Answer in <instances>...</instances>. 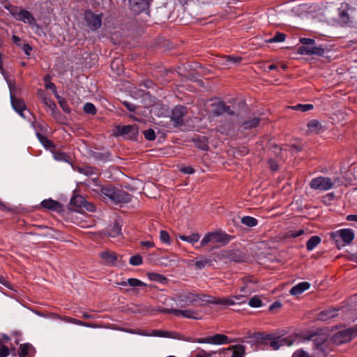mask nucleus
Returning <instances> with one entry per match:
<instances>
[{
	"label": "nucleus",
	"mask_w": 357,
	"mask_h": 357,
	"mask_svg": "<svg viewBox=\"0 0 357 357\" xmlns=\"http://www.w3.org/2000/svg\"><path fill=\"white\" fill-rule=\"evenodd\" d=\"M208 295L184 290L176 294L172 300L177 302L181 307H186L190 305L199 307L208 305Z\"/></svg>",
	"instance_id": "obj_1"
},
{
	"label": "nucleus",
	"mask_w": 357,
	"mask_h": 357,
	"mask_svg": "<svg viewBox=\"0 0 357 357\" xmlns=\"http://www.w3.org/2000/svg\"><path fill=\"white\" fill-rule=\"evenodd\" d=\"M252 337L255 338L257 341L270 340V346L274 350L280 349L282 346H291L293 344V340L290 337H273L271 334H266L264 333H254Z\"/></svg>",
	"instance_id": "obj_2"
},
{
	"label": "nucleus",
	"mask_w": 357,
	"mask_h": 357,
	"mask_svg": "<svg viewBox=\"0 0 357 357\" xmlns=\"http://www.w3.org/2000/svg\"><path fill=\"white\" fill-rule=\"evenodd\" d=\"M186 341L197 342V343H205L210 344H217L221 345L225 344H229L231 342H235L237 341H240L241 342H244L245 341L243 339H230L227 335L223 334H215L213 336H208L204 338H197V339H192L190 337L185 339Z\"/></svg>",
	"instance_id": "obj_3"
},
{
	"label": "nucleus",
	"mask_w": 357,
	"mask_h": 357,
	"mask_svg": "<svg viewBox=\"0 0 357 357\" xmlns=\"http://www.w3.org/2000/svg\"><path fill=\"white\" fill-rule=\"evenodd\" d=\"M337 248L340 249L346 245L350 244L354 238V233L351 229H341L330 234Z\"/></svg>",
	"instance_id": "obj_4"
},
{
	"label": "nucleus",
	"mask_w": 357,
	"mask_h": 357,
	"mask_svg": "<svg viewBox=\"0 0 357 357\" xmlns=\"http://www.w3.org/2000/svg\"><path fill=\"white\" fill-rule=\"evenodd\" d=\"M338 13V20L342 26H357V10L346 4L339 8Z\"/></svg>",
	"instance_id": "obj_5"
},
{
	"label": "nucleus",
	"mask_w": 357,
	"mask_h": 357,
	"mask_svg": "<svg viewBox=\"0 0 357 357\" xmlns=\"http://www.w3.org/2000/svg\"><path fill=\"white\" fill-rule=\"evenodd\" d=\"M4 8L18 21H22L25 24H33L35 22V18L31 13L26 10L11 4L5 5Z\"/></svg>",
	"instance_id": "obj_6"
},
{
	"label": "nucleus",
	"mask_w": 357,
	"mask_h": 357,
	"mask_svg": "<svg viewBox=\"0 0 357 357\" xmlns=\"http://www.w3.org/2000/svg\"><path fill=\"white\" fill-rule=\"evenodd\" d=\"M102 193L116 204L128 203L131 201V195L121 189L105 188L102 190Z\"/></svg>",
	"instance_id": "obj_7"
},
{
	"label": "nucleus",
	"mask_w": 357,
	"mask_h": 357,
	"mask_svg": "<svg viewBox=\"0 0 357 357\" xmlns=\"http://www.w3.org/2000/svg\"><path fill=\"white\" fill-rule=\"evenodd\" d=\"M356 336L357 329L349 328L335 333L332 337V341L336 344H341L349 342Z\"/></svg>",
	"instance_id": "obj_8"
},
{
	"label": "nucleus",
	"mask_w": 357,
	"mask_h": 357,
	"mask_svg": "<svg viewBox=\"0 0 357 357\" xmlns=\"http://www.w3.org/2000/svg\"><path fill=\"white\" fill-rule=\"evenodd\" d=\"M334 183L328 177L319 176L314 178L310 183L312 189L326 191L331 189Z\"/></svg>",
	"instance_id": "obj_9"
},
{
	"label": "nucleus",
	"mask_w": 357,
	"mask_h": 357,
	"mask_svg": "<svg viewBox=\"0 0 357 357\" xmlns=\"http://www.w3.org/2000/svg\"><path fill=\"white\" fill-rule=\"evenodd\" d=\"M84 18L87 26L91 30H97L102 25V13H94L91 10H86L84 13Z\"/></svg>",
	"instance_id": "obj_10"
},
{
	"label": "nucleus",
	"mask_w": 357,
	"mask_h": 357,
	"mask_svg": "<svg viewBox=\"0 0 357 357\" xmlns=\"http://www.w3.org/2000/svg\"><path fill=\"white\" fill-rule=\"evenodd\" d=\"M115 135L123 136L129 139H136L138 135V129L136 126H119L116 128Z\"/></svg>",
	"instance_id": "obj_11"
},
{
	"label": "nucleus",
	"mask_w": 357,
	"mask_h": 357,
	"mask_svg": "<svg viewBox=\"0 0 357 357\" xmlns=\"http://www.w3.org/2000/svg\"><path fill=\"white\" fill-rule=\"evenodd\" d=\"M187 114V108L182 105L175 107L172 112L171 121L175 127H179L183 123V117Z\"/></svg>",
	"instance_id": "obj_12"
},
{
	"label": "nucleus",
	"mask_w": 357,
	"mask_h": 357,
	"mask_svg": "<svg viewBox=\"0 0 357 357\" xmlns=\"http://www.w3.org/2000/svg\"><path fill=\"white\" fill-rule=\"evenodd\" d=\"M7 83L8 84L10 91V101L12 104L13 108L22 116H24V111L26 109V105L24 101L22 99L15 98L12 92V88L14 86V84L12 83L10 80H7Z\"/></svg>",
	"instance_id": "obj_13"
},
{
	"label": "nucleus",
	"mask_w": 357,
	"mask_h": 357,
	"mask_svg": "<svg viewBox=\"0 0 357 357\" xmlns=\"http://www.w3.org/2000/svg\"><path fill=\"white\" fill-rule=\"evenodd\" d=\"M222 351L225 356L244 357L245 354V347L243 344H235L222 349Z\"/></svg>",
	"instance_id": "obj_14"
},
{
	"label": "nucleus",
	"mask_w": 357,
	"mask_h": 357,
	"mask_svg": "<svg viewBox=\"0 0 357 357\" xmlns=\"http://www.w3.org/2000/svg\"><path fill=\"white\" fill-rule=\"evenodd\" d=\"M212 107V113L215 116H218L224 114H227L230 116L234 114V112L231 111L230 107L225 105V103L222 101H219L218 102L213 103Z\"/></svg>",
	"instance_id": "obj_15"
},
{
	"label": "nucleus",
	"mask_w": 357,
	"mask_h": 357,
	"mask_svg": "<svg viewBox=\"0 0 357 357\" xmlns=\"http://www.w3.org/2000/svg\"><path fill=\"white\" fill-rule=\"evenodd\" d=\"M298 52L301 54L304 55H318L322 56L324 54V50L321 47L315 46L314 45H311L309 46H301L298 48Z\"/></svg>",
	"instance_id": "obj_16"
},
{
	"label": "nucleus",
	"mask_w": 357,
	"mask_h": 357,
	"mask_svg": "<svg viewBox=\"0 0 357 357\" xmlns=\"http://www.w3.org/2000/svg\"><path fill=\"white\" fill-rule=\"evenodd\" d=\"M232 296L229 297H213L208 295V305L214 304L223 306L234 305L235 302L233 301Z\"/></svg>",
	"instance_id": "obj_17"
},
{
	"label": "nucleus",
	"mask_w": 357,
	"mask_h": 357,
	"mask_svg": "<svg viewBox=\"0 0 357 357\" xmlns=\"http://www.w3.org/2000/svg\"><path fill=\"white\" fill-rule=\"evenodd\" d=\"M116 284L121 287H126L129 285L132 287V290L136 293L137 292L138 289L146 287V284L137 278H129L127 280H121L118 282Z\"/></svg>",
	"instance_id": "obj_18"
},
{
	"label": "nucleus",
	"mask_w": 357,
	"mask_h": 357,
	"mask_svg": "<svg viewBox=\"0 0 357 357\" xmlns=\"http://www.w3.org/2000/svg\"><path fill=\"white\" fill-rule=\"evenodd\" d=\"M313 344L315 350L314 355L317 356V357H325L326 344L324 340L317 337L313 340Z\"/></svg>",
	"instance_id": "obj_19"
},
{
	"label": "nucleus",
	"mask_w": 357,
	"mask_h": 357,
	"mask_svg": "<svg viewBox=\"0 0 357 357\" xmlns=\"http://www.w3.org/2000/svg\"><path fill=\"white\" fill-rule=\"evenodd\" d=\"M35 352L34 347L30 343L22 344L19 347L18 355L20 357H33Z\"/></svg>",
	"instance_id": "obj_20"
},
{
	"label": "nucleus",
	"mask_w": 357,
	"mask_h": 357,
	"mask_svg": "<svg viewBox=\"0 0 357 357\" xmlns=\"http://www.w3.org/2000/svg\"><path fill=\"white\" fill-rule=\"evenodd\" d=\"M59 319L63 321L66 322V323H70V324H76L78 326H85V327H89V328H98V326L95 324L82 321L77 319L67 317V316H64V317L60 316V317H59Z\"/></svg>",
	"instance_id": "obj_21"
},
{
	"label": "nucleus",
	"mask_w": 357,
	"mask_h": 357,
	"mask_svg": "<svg viewBox=\"0 0 357 357\" xmlns=\"http://www.w3.org/2000/svg\"><path fill=\"white\" fill-rule=\"evenodd\" d=\"M307 132L310 133L319 134L324 131L321 123L317 119H312L308 121L307 124Z\"/></svg>",
	"instance_id": "obj_22"
},
{
	"label": "nucleus",
	"mask_w": 357,
	"mask_h": 357,
	"mask_svg": "<svg viewBox=\"0 0 357 357\" xmlns=\"http://www.w3.org/2000/svg\"><path fill=\"white\" fill-rule=\"evenodd\" d=\"M176 316H182L184 318L192 319L198 320L200 319L198 314V312L194 310H179L177 309L174 311Z\"/></svg>",
	"instance_id": "obj_23"
},
{
	"label": "nucleus",
	"mask_w": 357,
	"mask_h": 357,
	"mask_svg": "<svg viewBox=\"0 0 357 357\" xmlns=\"http://www.w3.org/2000/svg\"><path fill=\"white\" fill-rule=\"evenodd\" d=\"M38 95L41 99L42 102L48 107L52 111V114H54L56 108V103L54 100L51 98L47 97L43 91H38Z\"/></svg>",
	"instance_id": "obj_24"
},
{
	"label": "nucleus",
	"mask_w": 357,
	"mask_h": 357,
	"mask_svg": "<svg viewBox=\"0 0 357 357\" xmlns=\"http://www.w3.org/2000/svg\"><path fill=\"white\" fill-rule=\"evenodd\" d=\"M310 287V284L307 282H301L294 286L290 294L293 296H297L302 294L304 291L307 290Z\"/></svg>",
	"instance_id": "obj_25"
},
{
	"label": "nucleus",
	"mask_w": 357,
	"mask_h": 357,
	"mask_svg": "<svg viewBox=\"0 0 357 357\" xmlns=\"http://www.w3.org/2000/svg\"><path fill=\"white\" fill-rule=\"evenodd\" d=\"M100 258L105 264L113 265L116 261L117 257L115 253L108 251L102 252L100 254Z\"/></svg>",
	"instance_id": "obj_26"
},
{
	"label": "nucleus",
	"mask_w": 357,
	"mask_h": 357,
	"mask_svg": "<svg viewBox=\"0 0 357 357\" xmlns=\"http://www.w3.org/2000/svg\"><path fill=\"white\" fill-rule=\"evenodd\" d=\"M213 243H227L229 241L230 238L228 234L221 231L212 232Z\"/></svg>",
	"instance_id": "obj_27"
},
{
	"label": "nucleus",
	"mask_w": 357,
	"mask_h": 357,
	"mask_svg": "<svg viewBox=\"0 0 357 357\" xmlns=\"http://www.w3.org/2000/svg\"><path fill=\"white\" fill-rule=\"evenodd\" d=\"M40 204L43 208L53 211H56L61 208L60 203L52 199L43 200Z\"/></svg>",
	"instance_id": "obj_28"
},
{
	"label": "nucleus",
	"mask_w": 357,
	"mask_h": 357,
	"mask_svg": "<svg viewBox=\"0 0 357 357\" xmlns=\"http://www.w3.org/2000/svg\"><path fill=\"white\" fill-rule=\"evenodd\" d=\"M338 315L337 310L335 309H329L326 310L322 312H321L319 315L318 318L320 320L322 321H327L330 319L334 318Z\"/></svg>",
	"instance_id": "obj_29"
},
{
	"label": "nucleus",
	"mask_w": 357,
	"mask_h": 357,
	"mask_svg": "<svg viewBox=\"0 0 357 357\" xmlns=\"http://www.w3.org/2000/svg\"><path fill=\"white\" fill-rule=\"evenodd\" d=\"M321 241L319 236H312L306 243V249L307 251L313 250Z\"/></svg>",
	"instance_id": "obj_30"
},
{
	"label": "nucleus",
	"mask_w": 357,
	"mask_h": 357,
	"mask_svg": "<svg viewBox=\"0 0 357 357\" xmlns=\"http://www.w3.org/2000/svg\"><path fill=\"white\" fill-rule=\"evenodd\" d=\"M178 238L183 241L193 244L199 241L200 235L198 233H192L189 236L178 235Z\"/></svg>",
	"instance_id": "obj_31"
},
{
	"label": "nucleus",
	"mask_w": 357,
	"mask_h": 357,
	"mask_svg": "<svg viewBox=\"0 0 357 357\" xmlns=\"http://www.w3.org/2000/svg\"><path fill=\"white\" fill-rule=\"evenodd\" d=\"M260 121V119L258 117H254L253 119L243 122L242 127L245 130L252 129L258 126Z\"/></svg>",
	"instance_id": "obj_32"
},
{
	"label": "nucleus",
	"mask_w": 357,
	"mask_h": 357,
	"mask_svg": "<svg viewBox=\"0 0 357 357\" xmlns=\"http://www.w3.org/2000/svg\"><path fill=\"white\" fill-rule=\"evenodd\" d=\"M121 226L119 222H116L109 229L108 231V236L111 238H115L121 236Z\"/></svg>",
	"instance_id": "obj_33"
},
{
	"label": "nucleus",
	"mask_w": 357,
	"mask_h": 357,
	"mask_svg": "<svg viewBox=\"0 0 357 357\" xmlns=\"http://www.w3.org/2000/svg\"><path fill=\"white\" fill-rule=\"evenodd\" d=\"M152 335L157 337H170V338H176V333H172L169 331H160V330H153L152 331Z\"/></svg>",
	"instance_id": "obj_34"
},
{
	"label": "nucleus",
	"mask_w": 357,
	"mask_h": 357,
	"mask_svg": "<svg viewBox=\"0 0 357 357\" xmlns=\"http://www.w3.org/2000/svg\"><path fill=\"white\" fill-rule=\"evenodd\" d=\"M241 222L248 227H253L258 224V220L251 216H244L241 218Z\"/></svg>",
	"instance_id": "obj_35"
},
{
	"label": "nucleus",
	"mask_w": 357,
	"mask_h": 357,
	"mask_svg": "<svg viewBox=\"0 0 357 357\" xmlns=\"http://www.w3.org/2000/svg\"><path fill=\"white\" fill-rule=\"evenodd\" d=\"M211 259L202 256L197 259L195 265L197 268L202 269L204 268L206 266L211 264Z\"/></svg>",
	"instance_id": "obj_36"
},
{
	"label": "nucleus",
	"mask_w": 357,
	"mask_h": 357,
	"mask_svg": "<svg viewBox=\"0 0 357 357\" xmlns=\"http://www.w3.org/2000/svg\"><path fill=\"white\" fill-rule=\"evenodd\" d=\"M86 200L82 196H75L70 200V204L75 205L80 208H82L85 205Z\"/></svg>",
	"instance_id": "obj_37"
},
{
	"label": "nucleus",
	"mask_w": 357,
	"mask_h": 357,
	"mask_svg": "<svg viewBox=\"0 0 357 357\" xmlns=\"http://www.w3.org/2000/svg\"><path fill=\"white\" fill-rule=\"evenodd\" d=\"M37 136H38L39 140L40 141V142L43 144V145L46 149H52L54 147V144L52 142V141L48 139L46 137H45L39 133H37Z\"/></svg>",
	"instance_id": "obj_38"
},
{
	"label": "nucleus",
	"mask_w": 357,
	"mask_h": 357,
	"mask_svg": "<svg viewBox=\"0 0 357 357\" xmlns=\"http://www.w3.org/2000/svg\"><path fill=\"white\" fill-rule=\"evenodd\" d=\"M286 38V34L280 32H278L273 37L270 38L268 43H281L284 42Z\"/></svg>",
	"instance_id": "obj_39"
},
{
	"label": "nucleus",
	"mask_w": 357,
	"mask_h": 357,
	"mask_svg": "<svg viewBox=\"0 0 357 357\" xmlns=\"http://www.w3.org/2000/svg\"><path fill=\"white\" fill-rule=\"evenodd\" d=\"M121 66V60L119 59H115L111 63L112 69L114 70L117 74H120L122 71Z\"/></svg>",
	"instance_id": "obj_40"
},
{
	"label": "nucleus",
	"mask_w": 357,
	"mask_h": 357,
	"mask_svg": "<svg viewBox=\"0 0 357 357\" xmlns=\"http://www.w3.org/2000/svg\"><path fill=\"white\" fill-rule=\"evenodd\" d=\"M232 298H234V301L235 302V305H241L245 303L247 301V298H245V295H243L242 294H236L235 295L231 296Z\"/></svg>",
	"instance_id": "obj_41"
},
{
	"label": "nucleus",
	"mask_w": 357,
	"mask_h": 357,
	"mask_svg": "<svg viewBox=\"0 0 357 357\" xmlns=\"http://www.w3.org/2000/svg\"><path fill=\"white\" fill-rule=\"evenodd\" d=\"M313 108V105L312 104H298L294 107L292 109L294 110H300L301 112H307L311 110Z\"/></svg>",
	"instance_id": "obj_42"
},
{
	"label": "nucleus",
	"mask_w": 357,
	"mask_h": 357,
	"mask_svg": "<svg viewBox=\"0 0 357 357\" xmlns=\"http://www.w3.org/2000/svg\"><path fill=\"white\" fill-rule=\"evenodd\" d=\"M84 112L89 114H95L96 113V108L95 105L91 102H87L84 105L83 108Z\"/></svg>",
	"instance_id": "obj_43"
},
{
	"label": "nucleus",
	"mask_w": 357,
	"mask_h": 357,
	"mask_svg": "<svg viewBox=\"0 0 357 357\" xmlns=\"http://www.w3.org/2000/svg\"><path fill=\"white\" fill-rule=\"evenodd\" d=\"M148 276L149 278L152 281L162 282L164 280H165V278L162 275L156 273H149Z\"/></svg>",
	"instance_id": "obj_44"
},
{
	"label": "nucleus",
	"mask_w": 357,
	"mask_h": 357,
	"mask_svg": "<svg viewBox=\"0 0 357 357\" xmlns=\"http://www.w3.org/2000/svg\"><path fill=\"white\" fill-rule=\"evenodd\" d=\"M142 258L140 255H136L130 258L129 263L132 266H139L142 264Z\"/></svg>",
	"instance_id": "obj_45"
},
{
	"label": "nucleus",
	"mask_w": 357,
	"mask_h": 357,
	"mask_svg": "<svg viewBox=\"0 0 357 357\" xmlns=\"http://www.w3.org/2000/svg\"><path fill=\"white\" fill-rule=\"evenodd\" d=\"M261 301L257 296H254L249 300L248 304L252 307H259L261 306Z\"/></svg>",
	"instance_id": "obj_46"
},
{
	"label": "nucleus",
	"mask_w": 357,
	"mask_h": 357,
	"mask_svg": "<svg viewBox=\"0 0 357 357\" xmlns=\"http://www.w3.org/2000/svg\"><path fill=\"white\" fill-rule=\"evenodd\" d=\"M160 239L163 243L168 244V245H169L171 243L169 235L165 230L160 231Z\"/></svg>",
	"instance_id": "obj_47"
},
{
	"label": "nucleus",
	"mask_w": 357,
	"mask_h": 357,
	"mask_svg": "<svg viewBox=\"0 0 357 357\" xmlns=\"http://www.w3.org/2000/svg\"><path fill=\"white\" fill-rule=\"evenodd\" d=\"M56 97L57 98V99L59 100V103L61 107L62 108V109L63 110V112H65L66 113H70V109L68 107V106L66 103V101L63 98H61L58 95H56Z\"/></svg>",
	"instance_id": "obj_48"
},
{
	"label": "nucleus",
	"mask_w": 357,
	"mask_h": 357,
	"mask_svg": "<svg viewBox=\"0 0 357 357\" xmlns=\"http://www.w3.org/2000/svg\"><path fill=\"white\" fill-rule=\"evenodd\" d=\"M54 158L57 161H64L67 162L68 156L61 151L54 153Z\"/></svg>",
	"instance_id": "obj_49"
},
{
	"label": "nucleus",
	"mask_w": 357,
	"mask_h": 357,
	"mask_svg": "<svg viewBox=\"0 0 357 357\" xmlns=\"http://www.w3.org/2000/svg\"><path fill=\"white\" fill-rule=\"evenodd\" d=\"M193 357H211V353L207 352L202 349H197L195 351Z\"/></svg>",
	"instance_id": "obj_50"
},
{
	"label": "nucleus",
	"mask_w": 357,
	"mask_h": 357,
	"mask_svg": "<svg viewBox=\"0 0 357 357\" xmlns=\"http://www.w3.org/2000/svg\"><path fill=\"white\" fill-rule=\"evenodd\" d=\"M209 243H213L212 232L207 233L201 241V246H204Z\"/></svg>",
	"instance_id": "obj_51"
},
{
	"label": "nucleus",
	"mask_w": 357,
	"mask_h": 357,
	"mask_svg": "<svg viewBox=\"0 0 357 357\" xmlns=\"http://www.w3.org/2000/svg\"><path fill=\"white\" fill-rule=\"evenodd\" d=\"M144 137L149 141L155 139V131L153 129H148L144 132Z\"/></svg>",
	"instance_id": "obj_52"
},
{
	"label": "nucleus",
	"mask_w": 357,
	"mask_h": 357,
	"mask_svg": "<svg viewBox=\"0 0 357 357\" xmlns=\"http://www.w3.org/2000/svg\"><path fill=\"white\" fill-rule=\"evenodd\" d=\"M240 294L243 295H245V298L248 299V297L252 293V289L248 287V285L243 286L239 289Z\"/></svg>",
	"instance_id": "obj_53"
},
{
	"label": "nucleus",
	"mask_w": 357,
	"mask_h": 357,
	"mask_svg": "<svg viewBox=\"0 0 357 357\" xmlns=\"http://www.w3.org/2000/svg\"><path fill=\"white\" fill-rule=\"evenodd\" d=\"M304 234L303 229H299L296 231H289L287 234L288 237L296 238Z\"/></svg>",
	"instance_id": "obj_54"
},
{
	"label": "nucleus",
	"mask_w": 357,
	"mask_h": 357,
	"mask_svg": "<svg viewBox=\"0 0 357 357\" xmlns=\"http://www.w3.org/2000/svg\"><path fill=\"white\" fill-rule=\"evenodd\" d=\"M300 43L303 45V46H309L314 45L315 40L309 38H301Z\"/></svg>",
	"instance_id": "obj_55"
},
{
	"label": "nucleus",
	"mask_w": 357,
	"mask_h": 357,
	"mask_svg": "<svg viewBox=\"0 0 357 357\" xmlns=\"http://www.w3.org/2000/svg\"><path fill=\"white\" fill-rule=\"evenodd\" d=\"M9 355V349L0 343V357H6Z\"/></svg>",
	"instance_id": "obj_56"
},
{
	"label": "nucleus",
	"mask_w": 357,
	"mask_h": 357,
	"mask_svg": "<svg viewBox=\"0 0 357 357\" xmlns=\"http://www.w3.org/2000/svg\"><path fill=\"white\" fill-rule=\"evenodd\" d=\"M292 357H310L309 354L305 351L300 349L295 351Z\"/></svg>",
	"instance_id": "obj_57"
},
{
	"label": "nucleus",
	"mask_w": 357,
	"mask_h": 357,
	"mask_svg": "<svg viewBox=\"0 0 357 357\" xmlns=\"http://www.w3.org/2000/svg\"><path fill=\"white\" fill-rule=\"evenodd\" d=\"M79 172L85 175H91L94 174V169L90 167H86L79 169Z\"/></svg>",
	"instance_id": "obj_58"
},
{
	"label": "nucleus",
	"mask_w": 357,
	"mask_h": 357,
	"mask_svg": "<svg viewBox=\"0 0 357 357\" xmlns=\"http://www.w3.org/2000/svg\"><path fill=\"white\" fill-rule=\"evenodd\" d=\"M180 171L184 174H192L195 172L192 167H183L180 169Z\"/></svg>",
	"instance_id": "obj_59"
},
{
	"label": "nucleus",
	"mask_w": 357,
	"mask_h": 357,
	"mask_svg": "<svg viewBox=\"0 0 357 357\" xmlns=\"http://www.w3.org/2000/svg\"><path fill=\"white\" fill-rule=\"evenodd\" d=\"M82 208H84L86 211L91 212H93L96 210L95 206L93 204L88 202L87 201L86 202L85 205L83 206Z\"/></svg>",
	"instance_id": "obj_60"
},
{
	"label": "nucleus",
	"mask_w": 357,
	"mask_h": 357,
	"mask_svg": "<svg viewBox=\"0 0 357 357\" xmlns=\"http://www.w3.org/2000/svg\"><path fill=\"white\" fill-rule=\"evenodd\" d=\"M176 310L177 309L175 308H161L158 310V311L165 314H173L176 315V312L174 311Z\"/></svg>",
	"instance_id": "obj_61"
},
{
	"label": "nucleus",
	"mask_w": 357,
	"mask_h": 357,
	"mask_svg": "<svg viewBox=\"0 0 357 357\" xmlns=\"http://www.w3.org/2000/svg\"><path fill=\"white\" fill-rule=\"evenodd\" d=\"M22 50L24 52V53L27 55V56H29L30 54H31V52L32 50V47L31 46L26 43V44H24L23 46H22Z\"/></svg>",
	"instance_id": "obj_62"
},
{
	"label": "nucleus",
	"mask_w": 357,
	"mask_h": 357,
	"mask_svg": "<svg viewBox=\"0 0 357 357\" xmlns=\"http://www.w3.org/2000/svg\"><path fill=\"white\" fill-rule=\"evenodd\" d=\"M140 243L143 247L148 249L154 247V243L151 241H142Z\"/></svg>",
	"instance_id": "obj_63"
},
{
	"label": "nucleus",
	"mask_w": 357,
	"mask_h": 357,
	"mask_svg": "<svg viewBox=\"0 0 357 357\" xmlns=\"http://www.w3.org/2000/svg\"><path fill=\"white\" fill-rule=\"evenodd\" d=\"M123 105L130 112H134L135 110V105H133L132 103H130L128 102H124Z\"/></svg>",
	"instance_id": "obj_64"
}]
</instances>
